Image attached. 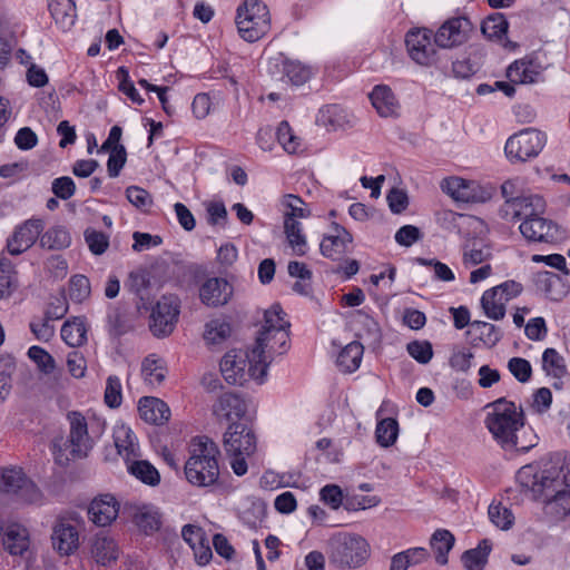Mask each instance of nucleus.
Masks as SVG:
<instances>
[{"instance_id": "obj_7", "label": "nucleus", "mask_w": 570, "mask_h": 570, "mask_svg": "<svg viewBox=\"0 0 570 570\" xmlns=\"http://www.w3.org/2000/svg\"><path fill=\"white\" fill-rule=\"evenodd\" d=\"M282 204L286 208L284 213V233L293 250L302 256L306 253V238L297 218L309 217L311 210L301 197L293 194L285 195Z\"/></svg>"}, {"instance_id": "obj_34", "label": "nucleus", "mask_w": 570, "mask_h": 570, "mask_svg": "<svg viewBox=\"0 0 570 570\" xmlns=\"http://www.w3.org/2000/svg\"><path fill=\"white\" fill-rule=\"evenodd\" d=\"M282 80L293 86H302L312 77V69L309 66L302 63L298 60L284 59L282 62Z\"/></svg>"}, {"instance_id": "obj_59", "label": "nucleus", "mask_w": 570, "mask_h": 570, "mask_svg": "<svg viewBox=\"0 0 570 570\" xmlns=\"http://www.w3.org/2000/svg\"><path fill=\"white\" fill-rule=\"evenodd\" d=\"M117 77L119 79V90L124 92L132 102L141 105L144 99L138 94L132 81L129 80V75L125 67L118 68Z\"/></svg>"}, {"instance_id": "obj_56", "label": "nucleus", "mask_w": 570, "mask_h": 570, "mask_svg": "<svg viewBox=\"0 0 570 570\" xmlns=\"http://www.w3.org/2000/svg\"><path fill=\"white\" fill-rule=\"evenodd\" d=\"M407 353L419 363L428 364L433 356L432 344L429 341H413L406 346Z\"/></svg>"}, {"instance_id": "obj_40", "label": "nucleus", "mask_w": 570, "mask_h": 570, "mask_svg": "<svg viewBox=\"0 0 570 570\" xmlns=\"http://www.w3.org/2000/svg\"><path fill=\"white\" fill-rule=\"evenodd\" d=\"M127 469L130 474L147 485L156 487L160 482L158 470L146 460H136L135 458L127 462Z\"/></svg>"}, {"instance_id": "obj_15", "label": "nucleus", "mask_w": 570, "mask_h": 570, "mask_svg": "<svg viewBox=\"0 0 570 570\" xmlns=\"http://www.w3.org/2000/svg\"><path fill=\"white\" fill-rule=\"evenodd\" d=\"M471 31V23L464 17L444 21L434 33V43L442 49H452L463 45Z\"/></svg>"}, {"instance_id": "obj_22", "label": "nucleus", "mask_w": 570, "mask_h": 570, "mask_svg": "<svg viewBox=\"0 0 570 570\" xmlns=\"http://www.w3.org/2000/svg\"><path fill=\"white\" fill-rule=\"evenodd\" d=\"M334 235L324 236L320 249L323 256L333 261L340 259L346 252L348 244L352 243V235L341 225L333 223Z\"/></svg>"}, {"instance_id": "obj_30", "label": "nucleus", "mask_w": 570, "mask_h": 570, "mask_svg": "<svg viewBox=\"0 0 570 570\" xmlns=\"http://www.w3.org/2000/svg\"><path fill=\"white\" fill-rule=\"evenodd\" d=\"M48 8L55 22L62 30H69L75 24L77 14L72 0H49Z\"/></svg>"}, {"instance_id": "obj_35", "label": "nucleus", "mask_w": 570, "mask_h": 570, "mask_svg": "<svg viewBox=\"0 0 570 570\" xmlns=\"http://www.w3.org/2000/svg\"><path fill=\"white\" fill-rule=\"evenodd\" d=\"M468 334L472 336L473 342H482L488 347L495 346L502 338L499 327L483 321H473Z\"/></svg>"}, {"instance_id": "obj_14", "label": "nucleus", "mask_w": 570, "mask_h": 570, "mask_svg": "<svg viewBox=\"0 0 570 570\" xmlns=\"http://www.w3.org/2000/svg\"><path fill=\"white\" fill-rule=\"evenodd\" d=\"M45 229V222L40 218H30L18 225L7 239V249L10 255L18 256L40 239Z\"/></svg>"}, {"instance_id": "obj_42", "label": "nucleus", "mask_w": 570, "mask_h": 570, "mask_svg": "<svg viewBox=\"0 0 570 570\" xmlns=\"http://www.w3.org/2000/svg\"><path fill=\"white\" fill-rule=\"evenodd\" d=\"M507 301L495 289H487L481 297V307L485 316L492 321H500L505 316Z\"/></svg>"}, {"instance_id": "obj_5", "label": "nucleus", "mask_w": 570, "mask_h": 570, "mask_svg": "<svg viewBox=\"0 0 570 570\" xmlns=\"http://www.w3.org/2000/svg\"><path fill=\"white\" fill-rule=\"evenodd\" d=\"M69 422V435L53 443L56 461L65 465L71 459L86 458L94 446V441L88 433L86 417L78 411H71L67 415Z\"/></svg>"}, {"instance_id": "obj_44", "label": "nucleus", "mask_w": 570, "mask_h": 570, "mask_svg": "<svg viewBox=\"0 0 570 570\" xmlns=\"http://www.w3.org/2000/svg\"><path fill=\"white\" fill-rule=\"evenodd\" d=\"M399 435V423L395 419L386 417L381 420L375 430L376 442L383 446L389 448L393 445Z\"/></svg>"}, {"instance_id": "obj_53", "label": "nucleus", "mask_w": 570, "mask_h": 570, "mask_svg": "<svg viewBox=\"0 0 570 570\" xmlns=\"http://www.w3.org/2000/svg\"><path fill=\"white\" fill-rule=\"evenodd\" d=\"M121 391L122 387L119 377L116 375L108 376L105 389V403L110 409H117L120 406L122 401Z\"/></svg>"}, {"instance_id": "obj_63", "label": "nucleus", "mask_w": 570, "mask_h": 570, "mask_svg": "<svg viewBox=\"0 0 570 570\" xmlns=\"http://www.w3.org/2000/svg\"><path fill=\"white\" fill-rule=\"evenodd\" d=\"M68 312V302L65 295L53 296L45 311L47 318L60 320Z\"/></svg>"}, {"instance_id": "obj_61", "label": "nucleus", "mask_w": 570, "mask_h": 570, "mask_svg": "<svg viewBox=\"0 0 570 570\" xmlns=\"http://www.w3.org/2000/svg\"><path fill=\"white\" fill-rule=\"evenodd\" d=\"M508 30V22L502 16L489 17L482 24V32L489 38H500Z\"/></svg>"}, {"instance_id": "obj_26", "label": "nucleus", "mask_w": 570, "mask_h": 570, "mask_svg": "<svg viewBox=\"0 0 570 570\" xmlns=\"http://www.w3.org/2000/svg\"><path fill=\"white\" fill-rule=\"evenodd\" d=\"M91 557L104 567L111 566L119 558V547L116 541L105 534H97L91 541Z\"/></svg>"}, {"instance_id": "obj_12", "label": "nucleus", "mask_w": 570, "mask_h": 570, "mask_svg": "<svg viewBox=\"0 0 570 570\" xmlns=\"http://www.w3.org/2000/svg\"><path fill=\"white\" fill-rule=\"evenodd\" d=\"M253 364L252 350L249 352L232 350L222 358L220 372L227 383L242 385L247 375L258 381L252 374L250 367H253Z\"/></svg>"}, {"instance_id": "obj_29", "label": "nucleus", "mask_w": 570, "mask_h": 570, "mask_svg": "<svg viewBox=\"0 0 570 570\" xmlns=\"http://www.w3.org/2000/svg\"><path fill=\"white\" fill-rule=\"evenodd\" d=\"M246 411V405L239 395L233 392L223 393L213 405V413L218 417L230 419L233 415L240 417Z\"/></svg>"}, {"instance_id": "obj_54", "label": "nucleus", "mask_w": 570, "mask_h": 570, "mask_svg": "<svg viewBox=\"0 0 570 570\" xmlns=\"http://www.w3.org/2000/svg\"><path fill=\"white\" fill-rule=\"evenodd\" d=\"M126 197L131 205L142 212H147L153 205L151 195L138 186H129L126 189Z\"/></svg>"}, {"instance_id": "obj_43", "label": "nucleus", "mask_w": 570, "mask_h": 570, "mask_svg": "<svg viewBox=\"0 0 570 570\" xmlns=\"http://www.w3.org/2000/svg\"><path fill=\"white\" fill-rule=\"evenodd\" d=\"M546 513L557 520L570 517V489H562L546 500Z\"/></svg>"}, {"instance_id": "obj_37", "label": "nucleus", "mask_w": 570, "mask_h": 570, "mask_svg": "<svg viewBox=\"0 0 570 570\" xmlns=\"http://www.w3.org/2000/svg\"><path fill=\"white\" fill-rule=\"evenodd\" d=\"M61 338L71 347H78L87 342V327L82 317H73L63 323Z\"/></svg>"}, {"instance_id": "obj_27", "label": "nucleus", "mask_w": 570, "mask_h": 570, "mask_svg": "<svg viewBox=\"0 0 570 570\" xmlns=\"http://www.w3.org/2000/svg\"><path fill=\"white\" fill-rule=\"evenodd\" d=\"M3 546L12 556H22L30 546L29 531L19 523H12L3 532Z\"/></svg>"}, {"instance_id": "obj_25", "label": "nucleus", "mask_w": 570, "mask_h": 570, "mask_svg": "<svg viewBox=\"0 0 570 570\" xmlns=\"http://www.w3.org/2000/svg\"><path fill=\"white\" fill-rule=\"evenodd\" d=\"M517 478L525 488H531L535 491V488L540 487V490H548L556 482H559L560 472L543 470L538 473L533 465H524L518 471Z\"/></svg>"}, {"instance_id": "obj_16", "label": "nucleus", "mask_w": 570, "mask_h": 570, "mask_svg": "<svg viewBox=\"0 0 570 570\" xmlns=\"http://www.w3.org/2000/svg\"><path fill=\"white\" fill-rule=\"evenodd\" d=\"M441 189L456 202L483 203L489 193L474 180L449 177L442 180Z\"/></svg>"}, {"instance_id": "obj_57", "label": "nucleus", "mask_w": 570, "mask_h": 570, "mask_svg": "<svg viewBox=\"0 0 570 570\" xmlns=\"http://www.w3.org/2000/svg\"><path fill=\"white\" fill-rule=\"evenodd\" d=\"M109 158L107 161V171L109 177L116 178L119 176L127 160V153L125 146H115L109 151Z\"/></svg>"}, {"instance_id": "obj_9", "label": "nucleus", "mask_w": 570, "mask_h": 570, "mask_svg": "<svg viewBox=\"0 0 570 570\" xmlns=\"http://www.w3.org/2000/svg\"><path fill=\"white\" fill-rule=\"evenodd\" d=\"M0 488L23 503L41 504L43 500L40 489L21 469H4L1 474Z\"/></svg>"}, {"instance_id": "obj_58", "label": "nucleus", "mask_w": 570, "mask_h": 570, "mask_svg": "<svg viewBox=\"0 0 570 570\" xmlns=\"http://www.w3.org/2000/svg\"><path fill=\"white\" fill-rule=\"evenodd\" d=\"M510 373L521 383L531 379L532 367L529 361L522 357H512L508 362Z\"/></svg>"}, {"instance_id": "obj_39", "label": "nucleus", "mask_w": 570, "mask_h": 570, "mask_svg": "<svg viewBox=\"0 0 570 570\" xmlns=\"http://www.w3.org/2000/svg\"><path fill=\"white\" fill-rule=\"evenodd\" d=\"M363 345L358 342L347 344L337 356V366L342 372L352 373L360 367L363 356Z\"/></svg>"}, {"instance_id": "obj_24", "label": "nucleus", "mask_w": 570, "mask_h": 570, "mask_svg": "<svg viewBox=\"0 0 570 570\" xmlns=\"http://www.w3.org/2000/svg\"><path fill=\"white\" fill-rule=\"evenodd\" d=\"M543 67L534 59H521L511 63L507 77L512 83H534L539 81Z\"/></svg>"}, {"instance_id": "obj_2", "label": "nucleus", "mask_w": 570, "mask_h": 570, "mask_svg": "<svg viewBox=\"0 0 570 570\" xmlns=\"http://www.w3.org/2000/svg\"><path fill=\"white\" fill-rule=\"evenodd\" d=\"M485 411L484 424L504 451L527 452L534 446L533 440L523 441L525 416L521 405L501 397L487 404Z\"/></svg>"}, {"instance_id": "obj_60", "label": "nucleus", "mask_w": 570, "mask_h": 570, "mask_svg": "<svg viewBox=\"0 0 570 570\" xmlns=\"http://www.w3.org/2000/svg\"><path fill=\"white\" fill-rule=\"evenodd\" d=\"M53 320L47 318L45 314L43 318L35 320L30 323V330L42 342H49L55 336V326L51 324Z\"/></svg>"}, {"instance_id": "obj_52", "label": "nucleus", "mask_w": 570, "mask_h": 570, "mask_svg": "<svg viewBox=\"0 0 570 570\" xmlns=\"http://www.w3.org/2000/svg\"><path fill=\"white\" fill-rule=\"evenodd\" d=\"M83 236L89 250L94 255H102L107 250L109 246V237L105 233L87 228Z\"/></svg>"}, {"instance_id": "obj_13", "label": "nucleus", "mask_w": 570, "mask_h": 570, "mask_svg": "<svg viewBox=\"0 0 570 570\" xmlns=\"http://www.w3.org/2000/svg\"><path fill=\"white\" fill-rule=\"evenodd\" d=\"M224 448L228 455L250 456L256 451V435L248 425L232 423L224 434Z\"/></svg>"}, {"instance_id": "obj_17", "label": "nucleus", "mask_w": 570, "mask_h": 570, "mask_svg": "<svg viewBox=\"0 0 570 570\" xmlns=\"http://www.w3.org/2000/svg\"><path fill=\"white\" fill-rule=\"evenodd\" d=\"M179 306L174 297L163 296L156 304L151 313L150 330L156 336H167L174 328L178 320Z\"/></svg>"}, {"instance_id": "obj_8", "label": "nucleus", "mask_w": 570, "mask_h": 570, "mask_svg": "<svg viewBox=\"0 0 570 570\" xmlns=\"http://www.w3.org/2000/svg\"><path fill=\"white\" fill-rule=\"evenodd\" d=\"M289 331L277 327L273 331L268 338L259 345L258 337L252 348V360L254 361L253 367H250L252 374L263 383L266 375L267 368L273 360L274 355H282L288 350Z\"/></svg>"}, {"instance_id": "obj_38", "label": "nucleus", "mask_w": 570, "mask_h": 570, "mask_svg": "<svg viewBox=\"0 0 570 570\" xmlns=\"http://www.w3.org/2000/svg\"><path fill=\"white\" fill-rule=\"evenodd\" d=\"M141 374L146 383L159 386L167 375L165 362L155 354L148 355L141 364Z\"/></svg>"}, {"instance_id": "obj_48", "label": "nucleus", "mask_w": 570, "mask_h": 570, "mask_svg": "<svg viewBox=\"0 0 570 570\" xmlns=\"http://www.w3.org/2000/svg\"><path fill=\"white\" fill-rule=\"evenodd\" d=\"M276 138L288 154H296L301 148V139L293 132L287 121H282L278 125Z\"/></svg>"}, {"instance_id": "obj_49", "label": "nucleus", "mask_w": 570, "mask_h": 570, "mask_svg": "<svg viewBox=\"0 0 570 570\" xmlns=\"http://www.w3.org/2000/svg\"><path fill=\"white\" fill-rule=\"evenodd\" d=\"M230 332L229 323L222 320H213L206 324L204 338L209 344H219L229 337Z\"/></svg>"}, {"instance_id": "obj_47", "label": "nucleus", "mask_w": 570, "mask_h": 570, "mask_svg": "<svg viewBox=\"0 0 570 570\" xmlns=\"http://www.w3.org/2000/svg\"><path fill=\"white\" fill-rule=\"evenodd\" d=\"M488 514L491 522L501 530H509L514 522V515L511 510L501 503H491Z\"/></svg>"}, {"instance_id": "obj_46", "label": "nucleus", "mask_w": 570, "mask_h": 570, "mask_svg": "<svg viewBox=\"0 0 570 570\" xmlns=\"http://www.w3.org/2000/svg\"><path fill=\"white\" fill-rule=\"evenodd\" d=\"M134 521L145 533L157 531L160 527L158 513L148 507L137 509L134 514Z\"/></svg>"}, {"instance_id": "obj_4", "label": "nucleus", "mask_w": 570, "mask_h": 570, "mask_svg": "<svg viewBox=\"0 0 570 570\" xmlns=\"http://www.w3.org/2000/svg\"><path fill=\"white\" fill-rule=\"evenodd\" d=\"M368 542L356 533L337 532L327 541L330 563L338 569H356L370 558Z\"/></svg>"}, {"instance_id": "obj_28", "label": "nucleus", "mask_w": 570, "mask_h": 570, "mask_svg": "<svg viewBox=\"0 0 570 570\" xmlns=\"http://www.w3.org/2000/svg\"><path fill=\"white\" fill-rule=\"evenodd\" d=\"M370 99L380 116L391 117L396 115L399 102L390 87L384 85L375 86L370 94Z\"/></svg>"}, {"instance_id": "obj_55", "label": "nucleus", "mask_w": 570, "mask_h": 570, "mask_svg": "<svg viewBox=\"0 0 570 570\" xmlns=\"http://www.w3.org/2000/svg\"><path fill=\"white\" fill-rule=\"evenodd\" d=\"M474 354L465 347L453 351L449 364L456 372L466 373L472 367Z\"/></svg>"}, {"instance_id": "obj_6", "label": "nucleus", "mask_w": 570, "mask_h": 570, "mask_svg": "<svg viewBox=\"0 0 570 570\" xmlns=\"http://www.w3.org/2000/svg\"><path fill=\"white\" fill-rule=\"evenodd\" d=\"M236 24L239 36L245 41L259 40L271 28L267 6L261 0H245L237 9Z\"/></svg>"}, {"instance_id": "obj_36", "label": "nucleus", "mask_w": 570, "mask_h": 570, "mask_svg": "<svg viewBox=\"0 0 570 570\" xmlns=\"http://www.w3.org/2000/svg\"><path fill=\"white\" fill-rule=\"evenodd\" d=\"M455 543L454 535L446 529H438L430 538V546L435 553V561L444 566L448 563V554Z\"/></svg>"}, {"instance_id": "obj_64", "label": "nucleus", "mask_w": 570, "mask_h": 570, "mask_svg": "<svg viewBox=\"0 0 570 570\" xmlns=\"http://www.w3.org/2000/svg\"><path fill=\"white\" fill-rule=\"evenodd\" d=\"M422 234L416 226L404 225L395 234V242L401 246L410 247L420 240Z\"/></svg>"}, {"instance_id": "obj_50", "label": "nucleus", "mask_w": 570, "mask_h": 570, "mask_svg": "<svg viewBox=\"0 0 570 570\" xmlns=\"http://www.w3.org/2000/svg\"><path fill=\"white\" fill-rule=\"evenodd\" d=\"M90 282L85 275H75L69 281V297L72 302L82 303L90 296Z\"/></svg>"}, {"instance_id": "obj_20", "label": "nucleus", "mask_w": 570, "mask_h": 570, "mask_svg": "<svg viewBox=\"0 0 570 570\" xmlns=\"http://www.w3.org/2000/svg\"><path fill=\"white\" fill-rule=\"evenodd\" d=\"M118 512L119 503L110 494L94 499L88 509L90 520L98 527L109 525L116 520Z\"/></svg>"}, {"instance_id": "obj_10", "label": "nucleus", "mask_w": 570, "mask_h": 570, "mask_svg": "<svg viewBox=\"0 0 570 570\" xmlns=\"http://www.w3.org/2000/svg\"><path fill=\"white\" fill-rule=\"evenodd\" d=\"M547 142L544 132L527 128L511 136L505 142V154L510 159L525 161L537 157Z\"/></svg>"}, {"instance_id": "obj_33", "label": "nucleus", "mask_w": 570, "mask_h": 570, "mask_svg": "<svg viewBox=\"0 0 570 570\" xmlns=\"http://www.w3.org/2000/svg\"><path fill=\"white\" fill-rule=\"evenodd\" d=\"M71 236L65 226L56 225L41 233L39 245L48 250H61L69 247Z\"/></svg>"}, {"instance_id": "obj_3", "label": "nucleus", "mask_w": 570, "mask_h": 570, "mask_svg": "<svg viewBox=\"0 0 570 570\" xmlns=\"http://www.w3.org/2000/svg\"><path fill=\"white\" fill-rule=\"evenodd\" d=\"M219 455V448L209 438H195L190 445V456L184 468L187 481L202 488L216 484L220 474Z\"/></svg>"}, {"instance_id": "obj_19", "label": "nucleus", "mask_w": 570, "mask_h": 570, "mask_svg": "<svg viewBox=\"0 0 570 570\" xmlns=\"http://www.w3.org/2000/svg\"><path fill=\"white\" fill-rule=\"evenodd\" d=\"M233 295V286L224 278H209L199 288L202 302L210 307L223 306Z\"/></svg>"}, {"instance_id": "obj_21", "label": "nucleus", "mask_w": 570, "mask_h": 570, "mask_svg": "<svg viewBox=\"0 0 570 570\" xmlns=\"http://www.w3.org/2000/svg\"><path fill=\"white\" fill-rule=\"evenodd\" d=\"M533 282L535 288L551 301L559 302L569 293L567 281L549 271L538 272L534 275Z\"/></svg>"}, {"instance_id": "obj_18", "label": "nucleus", "mask_w": 570, "mask_h": 570, "mask_svg": "<svg viewBox=\"0 0 570 570\" xmlns=\"http://www.w3.org/2000/svg\"><path fill=\"white\" fill-rule=\"evenodd\" d=\"M51 543L61 557L71 556L79 547V531L68 519L59 518L52 527Z\"/></svg>"}, {"instance_id": "obj_1", "label": "nucleus", "mask_w": 570, "mask_h": 570, "mask_svg": "<svg viewBox=\"0 0 570 570\" xmlns=\"http://www.w3.org/2000/svg\"><path fill=\"white\" fill-rule=\"evenodd\" d=\"M544 209L541 196L528 195L504 202L500 215L507 220H522L519 230L528 242L553 244L561 238L560 229L553 220L541 216Z\"/></svg>"}, {"instance_id": "obj_51", "label": "nucleus", "mask_w": 570, "mask_h": 570, "mask_svg": "<svg viewBox=\"0 0 570 570\" xmlns=\"http://www.w3.org/2000/svg\"><path fill=\"white\" fill-rule=\"evenodd\" d=\"M28 356L42 373L51 374L55 371L56 362L45 348L33 345L28 350Z\"/></svg>"}, {"instance_id": "obj_23", "label": "nucleus", "mask_w": 570, "mask_h": 570, "mask_svg": "<svg viewBox=\"0 0 570 570\" xmlns=\"http://www.w3.org/2000/svg\"><path fill=\"white\" fill-rule=\"evenodd\" d=\"M138 411L145 422L155 425H163L170 419V409L167 403L154 396L141 397L138 403Z\"/></svg>"}, {"instance_id": "obj_11", "label": "nucleus", "mask_w": 570, "mask_h": 570, "mask_svg": "<svg viewBox=\"0 0 570 570\" xmlns=\"http://www.w3.org/2000/svg\"><path fill=\"white\" fill-rule=\"evenodd\" d=\"M432 30L413 28L405 36V46L410 58L419 66L431 67L438 60L436 45L432 42Z\"/></svg>"}, {"instance_id": "obj_41", "label": "nucleus", "mask_w": 570, "mask_h": 570, "mask_svg": "<svg viewBox=\"0 0 570 570\" xmlns=\"http://www.w3.org/2000/svg\"><path fill=\"white\" fill-rule=\"evenodd\" d=\"M491 550V541L489 539H483L476 548L466 550L462 554L461 559L464 567L468 570H483Z\"/></svg>"}, {"instance_id": "obj_32", "label": "nucleus", "mask_w": 570, "mask_h": 570, "mask_svg": "<svg viewBox=\"0 0 570 570\" xmlns=\"http://www.w3.org/2000/svg\"><path fill=\"white\" fill-rule=\"evenodd\" d=\"M285 316L286 314L279 304H274L265 311L264 325L258 334L259 345H262L264 341L268 338V335H271L273 331H276L277 327L289 330L291 324L287 320H285Z\"/></svg>"}, {"instance_id": "obj_31", "label": "nucleus", "mask_w": 570, "mask_h": 570, "mask_svg": "<svg viewBox=\"0 0 570 570\" xmlns=\"http://www.w3.org/2000/svg\"><path fill=\"white\" fill-rule=\"evenodd\" d=\"M114 440L118 453L126 460V463L138 456L137 438L129 426H117Z\"/></svg>"}, {"instance_id": "obj_62", "label": "nucleus", "mask_w": 570, "mask_h": 570, "mask_svg": "<svg viewBox=\"0 0 570 570\" xmlns=\"http://www.w3.org/2000/svg\"><path fill=\"white\" fill-rule=\"evenodd\" d=\"M480 69V63L472 60L470 57L456 60L452 65V71L455 77L466 79L476 73Z\"/></svg>"}, {"instance_id": "obj_45", "label": "nucleus", "mask_w": 570, "mask_h": 570, "mask_svg": "<svg viewBox=\"0 0 570 570\" xmlns=\"http://www.w3.org/2000/svg\"><path fill=\"white\" fill-rule=\"evenodd\" d=\"M542 368L556 379H561L567 373L564 358L554 348H547L542 354Z\"/></svg>"}]
</instances>
